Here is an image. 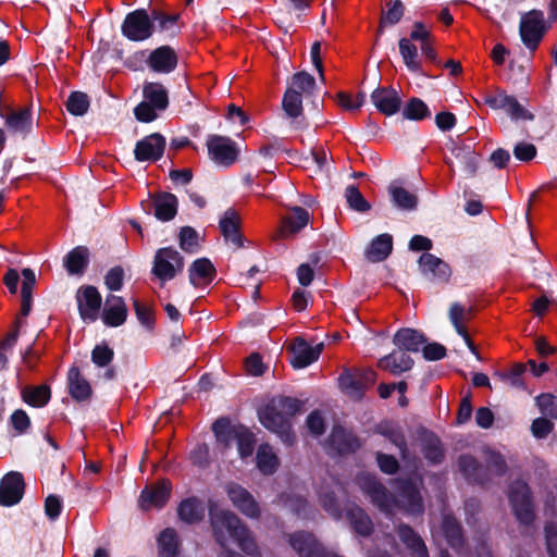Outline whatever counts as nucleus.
<instances>
[{
  "instance_id": "60",
  "label": "nucleus",
  "mask_w": 557,
  "mask_h": 557,
  "mask_svg": "<svg viewBox=\"0 0 557 557\" xmlns=\"http://www.w3.org/2000/svg\"><path fill=\"white\" fill-rule=\"evenodd\" d=\"M124 271L121 267H114L107 273L104 277L106 286L110 290H120L123 286Z\"/></svg>"
},
{
  "instance_id": "55",
  "label": "nucleus",
  "mask_w": 557,
  "mask_h": 557,
  "mask_svg": "<svg viewBox=\"0 0 557 557\" xmlns=\"http://www.w3.org/2000/svg\"><path fill=\"white\" fill-rule=\"evenodd\" d=\"M180 246L183 250L194 252L198 248V234L189 226L182 227L180 232Z\"/></svg>"
},
{
  "instance_id": "29",
  "label": "nucleus",
  "mask_w": 557,
  "mask_h": 557,
  "mask_svg": "<svg viewBox=\"0 0 557 557\" xmlns=\"http://www.w3.org/2000/svg\"><path fill=\"white\" fill-rule=\"evenodd\" d=\"M451 154L462 166V171L472 176L476 172L479 164V156L473 151L470 145L454 144Z\"/></svg>"
},
{
  "instance_id": "43",
  "label": "nucleus",
  "mask_w": 557,
  "mask_h": 557,
  "mask_svg": "<svg viewBox=\"0 0 557 557\" xmlns=\"http://www.w3.org/2000/svg\"><path fill=\"white\" fill-rule=\"evenodd\" d=\"M399 52L406 64V66L412 71L418 72L420 70V62L418 61V49L408 38L399 39Z\"/></svg>"
},
{
  "instance_id": "34",
  "label": "nucleus",
  "mask_w": 557,
  "mask_h": 557,
  "mask_svg": "<svg viewBox=\"0 0 557 557\" xmlns=\"http://www.w3.org/2000/svg\"><path fill=\"white\" fill-rule=\"evenodd\" d=\"M315 88V79L307 72L295 73L288 81L287 89L293 90L294 95L300 97L311 96Z\"/></svg>"
},
{
  "instance_id": "22",
  "label": "nucleus",
  "mask_w": 557,
  "mask_h": 557,
  "mask_svg": "<svg viewBox=\"0 0 557 557\" xmlns=\"http://www.w3.org/2000/svg\"><path fill=\"white\" fill-rule=\"evenodd\" d=\"M239 216L233 209H227L220 219V230L226 242L236 248L243 247V237L239 233Z\"/></svg>"
},
{
  "instance_id": "23",
  "label": "nucleus",
  "mask_w": 557,
  "mask_h": 557,
  "mask_svg": "<svg viewBox=\"0 0 557 557\" xmlns=\"http://www.w3.org/2000/svg\"><path fill=\"white\" fill-rule=\"evenodd\" d=\"M309 212L301 207H292L289 213L283 218L281 235L283 237L295 235L309 222Z\"/></svg>"
},
{
  "instance_id": "62",
  "label": "nucleus",
  "mask_w": 557,
  "mask_h": 557,
  "mask_svg": "<svg viewBox=\"0 0 557 557\" xmlns=\"http://www.w3.org/2000/svg\"><path fill=\"white\" fill-rule=\"evenodd\" d=\"M486 463L488 468L497 475H502L506 471V462L504 457L496 451L486 453Z\"/></svg>"
},
{
  "instance_id": "32",
  "label": "nucleus",
  "mask_w": 557,
  "mask_h": 557,
  "mask_svg": "<svg viewBox=\"0 0 557 557\" xmlns=\"http://www.w3.org/2000/svg\"><path fill=\"white\" fill-rule=\"evenodd\" d=\"M376 433L387 438L392 444H394L400 451V455L404 459L407 458V446L406 441L400 428L389 421H383L376 425Z\"/></svg>"
},
{
  "instance_id": "58",
  "label": "nucleus",
  "mask_w": 557,
  "mask_h": 557,
  "mask_svg": "<svg viewBox=\"0 0 557 557\" xmlns=\"http://www.w3.org/2000/svg\"><path fill=\"white\" fill-rule=\"evenodd\" d=\"M364 94L360 92L355 98L351 95L339 92L337 95L338 104L345 110H357L364 102Z\"/></svg>"
},
{
  "instance_id": "10",
  "label": "nucleus",
  "mask_w": 557,
  "mask_h": 557,
  "mask_svg": "<svg viewBox=\"0 0 557 557\" xmlns=\"http://www.w3.org/2000/svg\"><path fill=\"white\" fill-rule=\"evenodd\" d=\"M122 33L129 40L143 41L151 37L153 24L145 10H135L126 15Z\"/></svg>"
},
{
  "instance_id": "31",
  "label": "nucleus",
  "mask_w": 557,
  "mask_h": 557,
  "mask_svg": "<svg viewBox=\"0 0 557 557\" xmlns=\"http://www.w3.org/2000/svg\"><path fill=\"white\" fill-rule=\"evenodd\" d=\"M441 532L448 545L459 552L463 545V536L460 524L449 515H444L441 525Z\"/></svg>"
},
{
  "instance_id": "51",
  "label": "nucleus",
  "mask_w": 557,
  "mask_h": 557,
  "mask_svg": "<svg viewBox=\"0 0 557 557\" xmlns=\"http://www.w3.org/2000/svg\"><path fill=\"white\" fill-rule=\"evenodd\" d=\"M388 9L383 13L381 18L380 28L386 25L397 24L404 15V5L400 0L392 1L387 4Z\"/></svg>"
},
{
  "instance_id": "33",
  "label": "nucleus",
  "mask_w": 557,
  "mask_h": 557,
  "mask_svg": "<svg viewBox=\"0 0 557 557\" xmlns=\"http://www.w3.org/2000/svg\"><path fill=\"white\" fill-rule=\"evenodd\" d=\"M4 117L5 125L14 133H28L32 129L33 119L29 108L11 111Z\"/></svg>"
},
{
  "instance_id": "1",
  "label": "nucleus",
  "mask_w": 557,
  "mask_h": 557,
  "mask_svg": "<svg viewBox=\"0 0 557 557\" xmlns=\"http://www.w3.org/2000/svg\"><path fill=\"white\" fill-rule=\"evenodd\" d=\"M357 483L361 491L370 497L373 505L385 515H393L396 509H401L408 515L423 512V502L416 480L399 482L397 497L388 494L386 488L369 473L360 474L357 478Z\"/></svg>"
},
{
  "instance_id": "56",
  "label": "nucleus",
  "mask_w": 557,
  "mask_h": 557,
  "mask_svg": "<svg viewBox=\"0 0 557 557\" xmlns=\"http://www.w3.org/2000/svg\"><path fill=\"white\" fill-rule=\"evenodd\" d=\"M339 386L342 389L352 396H359L362 393V386L358 379L354 377L352 374L346 372L338 379Z\"/></svg>"
},
{
  "instance_id": "5",
  "label": "nucleus",
  "mask_w": 557,
  "mask_h": 557,
  "mask_svg": "<svg viewBox=\"0 0 557 557\" xmlns=\"http://www.w3.org/2000/svg\"><path fill=\"white\" fill-rule=\"evenodd\" d=\"M508 499L516 519L530 525L535 518L534 504L528 484L521 480L512 482L508 490Z\"/></svg>"
},
{
  "instance_id": "21",
  "label": "nucleus",
  "mask_w": 557,
  "mask_h": 557,
  "mask_svg": "<svg viewBox=\"0 0 557 557\" xmlns=\"http://www.w3.org/2000/svg\"><path fill=\"white\" fill-rule=\"evenodd\" d=\"M371 100L375 108L386 114L393 115L398 112L401 99L395 89L377 88L371 95Z\"/></svg>"
},
{
  "instance_id": "6",
  "label": "nucleus",
  "mask_w": 557,
  "mask_h": 557,
  "mask_svg": "<svg viewBox=\"0 0 557 557\" xmlns=\"http://www.w3.org/2000/svg\"><path fill=\"white\" fill-rule=\"evenodd\" d=\"M183 269L184 259L176 249L164 247L157 250L151 273L161 282V285L175 278Z\"/></svg>"
},
{
  "instance_id": "42",
  "label": "nucleus",
  "mask_w": 557,
  "mask_h": 557,
  "mask_svg": "<svg viewBox=\"0 0 557 557\" xmlns=\"http://www.w3.org/2000/svg\"><path fill=\"white\" fill-rule=\"evenodd\" d=\"M393 202L403 210H413L417 207V197L404 187L392 184L388 188Z\"/></svg>"
},
{
  "instance_id": "36",
  "label": "nucleus",
  "mask_w": 557,
  "mask_h": 557,
  "mask_svg": "<svg viewBox=\"0 0 557 557\" xmlns=\"http://www.w3.org/2000/svg\"><path fill=\"white\" fill-rule=\"evenodd\" d=\"M257 468L264 475L273 474L278 467V458L269 444H261L257 450Z\"/></svg>"
},
{
  "instance_id": "57",
  "label": "nucleus",
  "mask_w": 557,
  "mask_h": 557,
  "mask_svg": "<svg viewBox=\"0 0 557 557\" xmlns=\"http://www.w3.org/2000/svg\"><path fill=\"white\" fill-rule=\"evenodd\" d=\"M91 359L98 367L108 366L113 359V350L104 345H97L91 352Z\"/></svg>"
},
{
  "instance_id": "7",
  "label": "nucleus",
  "mask_w": 557,
  "mask_h": 557,
  "mask_svg": "<svg viewBox=\"0 0 557 557\" xmlns=\"http://www.w3.org/2000/svg\"><path fill=\"white\" fill-rule=\"evenodd\" d=\"M550 24L546 23L544 13L540 10H531L521 15L519 34L522 42L530 50H535L549 28Z\"/></svg>"
},
{
  "instance_id": "52",
  "label": "nucleus",
  "mask_w": 557,
  "mask_h": 557,
  "mask_svg": "<svg viewBox=\"0 0 557 557\" xmlns=\"http://www.w3.org/2000/svg\"><path fill=\"white\" fill-rule=\"evenodd\" d=\"M535 403L544 416L557 419V396L541 394L535 398Z\"/></svg>"
},
{
  "instance_id": "44",
  "label": "nucleus",
  "mask_w": 557,
  "mask_h": 557,
  "mask_svg": "<svg viewBox=\"0 0 557 557\" xmlns=\"http://www.w3.org/2000/svg\"><path fill=\"white\" fill-rule=\"evenodd\" d=\"M422 451L424 457L433 463H438L443 459L441 442L433 434H428L424 436Z\"/></svg>"
},
{
  "instance_id": "26",
  "label": "nucleus",
  "mask_w": 557,
  "mask_h": 557,
  "mask_svg": "<svg viewBox=\"0 0 557 557\" xmlns=\"http://www.w3.org/2000/svg\"><path fill=\"white\" fill-rule=\"evenodd\" d=\"M189 281L194 286L209 284L215 276V268L207 258H200L193 262L189 270Z\"/></svg>"
},
{
  "instance_id": "24",
  "label": "nucleus",
  "mask_w": 557,
  "mask_h": 557,
  "mask_svg": "<svg viewBox=\"0 0 557 557\" xmlns=\"http://www.w3.org/2000/svg\"><path fill=\"white\" fill-rule=\"evenodd\" d=\"M393 250L392 235L384 233L371 240L364 251L366 259L370 262H381L385 260Z\"/></svg>"
},
{
  "instance_id": "64",
  "label": "nucleus",
  "mask_w": 557,
  "mask_h": 557,
  "mask_svg": "<svg viewBox=\"0 0 557 557\" xmlns=\"http://www.w3.org/2000/svg\"><path fill=\"white\" fill-rule=\"evenodd\" d=\"M536 154V148L532 144L519 143L515 146L513 156L520 161H530Z\"/></svg>"
},
{
  "instance_id": "59",
  "label": "nucleus",
  "mask_w": 557,
  "mask_h": 557,
  "mask_svg": "<svg viewBox=\"0 0 557 557\" xmlns=\"http://www.w3.org/2000/svg\"><path fill=\"white\" fill-rule=\"evenodd\" d=\"M133 304L138 321L147 329H152L154 320L151 309L148 306L140 304L137 299H134Z\"/></svg>"
},
{
  "instance_id": "27",
  "label": "nucleus",
  "mask_w": 557,
  "mask_h": 557,
  "mask_svg": "<svg viewBox=\"0 0 557 557\" xmlns=\"http://www.w3.org/2000/svg\"><path fill=\"white\" fill-rule=\"evenodd\" d=\"M377 366L393 374H400L412 368L413 360L406 352L394 350L389 355L381 358Z\"/></svg>"
},
{
  "instance_id": "45",
  "label": "nucleus",
  "mask_w": 557,
  "mask_h": 557,
  "mask_svg": "<svg viewBox=\"0 0 557 557\" xmlns=\"http://www.w3.org/2000/svg\"><path fill=\"white\" fill-rule=\"evenodd\" d=\"M23 399L34 407H42L50 399V389L46 385L26 388L23 392Z\"/></svg>"
},
{
  "instance_id": "11",
  "label": "nucleus",
  "mask_w": 557,
  "mask_h": 557,
  "mask_svg": "<svg viewBox=\"0 0 557 557\" xmlns=\"http://www.w3.org/2000/svg\"><path fill=\"white\" fill-rule=\"evenodd\" d=\"M485 103L493 110H504L513 121H531L532 113L524 109L519 101L503 90H497L495 95L487 96Z\"/></svg>"
},
{
  "instance_id": "50",
  "label": "nucleus",
  "mask_w": 557,
  "mask_h": 557,
  "mask_svg": "<svg viewBox=\"0 0 557 557\" xmlns=\"http://www.w3.org/2000/svg\"><path fill=\"white\" fill-rule=\"evenodd\" d=\"M403 115L408 120H423L430 115L428 106L419 98H412L403 111Z\"/></svg>"
},
{
  "instance_id": "39",
  "label": "nucleus",
  "mask_w": 557,
  "mask_h": 557,
  "mask_svg": "<svg viewBox=\"0 0 557 557\" xmlns=\"http://www.w3.org/2000/svg\"><path fill=\"white\" fill-rule=\"evenodd\" d=\"M330 442L341 454L354 451L360 446L359 441L342 428L333 429L330 435Z\"/></svg>"
},
{
  "instance_id": "49",
  "label": "nucleus",
  "mask_w": 557,
  "mask_h": 557,
  "mask_svg": "<svg viewBox=\"0 0 557 557\" xmlns=\"http://www.w3.org/2000/svg\"><path fill=\"white\" fill-rule=\"evenodd\" d=\"M345 197L349 208L358 212H367L370 210V203L364 199L359 189L355 185H349L345 190Z\"/></svg>"
},
{
  "instance_id": "12",
  "label": "nucleus",
  "mask_w": 557,
  "mask_h": 557,
  "mask_svg": "<svg viewBox=\"0 0 557 557\" xmlns=\"http://www.w3.org/2000/svg\"><path fill=\"white\" fill-rule=\"evenodd\" d=\"M418 263L421 274L428 281L447 282L450 277L451 271L449 265L432 253H422Z\"/></svg>"
},
{
  "instance_id": "8",
  "label": "nucleus",
  "mask_w": 557,
  "mask_h": 557,
  "mask_svg": "<svg viewBox=\"0 0 557 557\" xmlns=\"http://www.w3.org/2000/svg\"><path fill=\"white\" fill-rule=\"evenodd\" d=\"M224 492L235 509L249 519H259L262 513L261 506L256 497L243 485L227 482Z\"/></svg>"
},
{
  "instance_id": "53",
  "label": "nucleus",
  "mask_w": 557,
  "mask_h": 557,
  "mask_svg": "<svg viewBox=\"0 0 557 557\" xmlns=\"http://www.w3.org/2000/svg\"><path fill=\"white\" fill-rule=\"evenodd\" d=\"M459 470L463 473V475L473 481H479V463L478 461L470 455H462L458 459Z\"/></svg>"
},
{
  "instance_id": "37",
  "label": "nucleus",
  "mask_w": 557,
  "mask_h": 557,
  "mask_svg": "<svg viewBox=\"0 0 557 557\" xmlns=\"http://www.w3.org/2000/svg\"><path fill=\"white\" fill-rule=\"evenodd\" d=\"M69 391L73 398L76 400H85L91 394L89 383L81 376L77 368H71L67 374Z\"/></svg>"
},
{
  "instance_id": "47",
  "label": "nucleus",
  "mask_w": 557,
  "mask_h": 557,
  "mask_svg": "<svg viewBox=\"0 0 557 557\" xmlns=\"http://www.w3.org/2000/svg\"><path fill=\"white\" fill-rule=\"evenodd\" d=\"M282 108L288 117L296 119L302 114V99L286 90L282 100Z\"/></svg>"
},
{
  "instance_id": "4",
  "label": "nucleus",
  "mask_w": 557,
  "mask_h": 557,
  "mask_svg": "<svg viewBox=\"0 0 557 557\" xmlns=\"http://www.w3.org/2000/svg\"><path fill=\"white\" fill-rule=\"evenodd\" d=\"M212 431L216 441L225 446H228L231 441H235L242 459L252 455L255 436L249 430L243 426H232L226 419H219L213 423Z\"/></svg>"
},
{
  "instance_id": "9",
  "label": "nucleus",
  "mask_w": 557,
  "mask_h": 557,
  "mask_svg": "<svg viewBox=\"0 0 557 557\" xmlns=\"http://www.w3.org/2000/svg\"><path fill=\"white\" fill-rule=\"evenodd\" d=\"M207 147L211 160L218 165L230 166L238 158V148L230 137L211 135L207 139Z\"/></svg>"
},
{
  "instance_id": "19",
  "label": "nucleus",
  "mask_w": 557,
  "mask_h": 557,
  "mask_svg": "<svg viewBox=\"0 0 557 557\" xmlns=\"http://www.w3.org/2000/svg\"><path fill=\"white\" fill-rule=\"evenodd\" d=\"M448 317H449V321L453 324L454 329L456 330L458 335H460L463 338V341H465L466 345L468 346V348L470 349V351L478 359H480V355H479L474 344L470 339V337L467 333L466 326H465V323L468 320H470V318H471V310L465 308L463 306H461L458 302H454L449 308Z\"/></svg>"
},
{
  "instance_id": "16",
  "label": "nucleus",
  "mask_w": 557,
  "mask_h": 557,
  "mask_svg": "<svg viewBox=\"0 0 557 557\" xmlns=\"http://www.w3.org/2000/svg\"><path fill=\"white\" fill-rule=\"evenodd\" d=\"M24 479L20 472H9L0 484V504L2 506H13L23 497Z\"/></svg>"
},
{
  "instance_id": "41",
  "label": "nucleus",
  "mask_w": 557,
  "mask_h": 557,
  "mask_svg": "<svg viewBox=\"0 0 557 557\" xmlns=\"http://www.w3.org/2000/svg\"><path fill=\"white\" fill-rule=\"evenodd\" d=\"M203 515L205 509L201 503L196 498H187L183 500L178 507L180 518L187 523L200 521Z\"/></svg>"
},
{
  "instance_id": "63",
  "label": "nucleus",
  "mask_w": 557,
  "mask_h": 557,
  "mask_svg": "<svg viewBox=\"0 0 557 557\" xmlns=\"http://www.w3.org/2000/svg\"><path fill=\"white\" fill-rule=\"evenodd\" d=\"M553 430V423L545 418H537L532 422V434L537 438L546 437Z\"/></svg>"
},
{
  "instance_id": "48",
  "label": "nucleus",
  "mask_w": 557,
  "mask_h": 557,
  "mask_svg": "<svg viewBox=\"0 0 557 557\" xmlns=\"http://www.w3.org/2000/svg\"><path fill=\"white\" fill-rule=\"evenodd\" d=\"M319 499L323 509L333 518L339 519L342 517V510L335 497L334 488L321 490L319 494Z\"/></svg>"
},
{
  "instance_id": "30",
  "label": "nucleus",
  "mask_w": 557,
  "mask_h": 557,
  "mask_svg": "<svg viewBox=\"0 0 557 557\" xmlns=\"http://www.w3.org/2000/svg\"><path fill=\"white\" fill-rule=\"evenodd\" d=\"M157 550L159 557H176L178 555L180 540L174 529L166 528L159 534Z\"/></svg>"
},
{
  "instance_id": "2",
  "label": "nucleus",
  "mask_w": 557,
  "mask_h": 557,
  "mask_svg": "<svg viewBox=\"0 0 557 557\" xmlns=\"http://www.w3.org/2000/svg\"><path fill=\"white\" fill-rule=\"evenodd\" d=\"M302 410V403L296 398L277 397L259 411L261 424L275 433L283 443L292 445L295 435L292 432V419Z\"/></svg>"
},
{
  "instance_id": "14",
  "label": "nucleus",
  "mask_w": 557,
  "mask_h": 557,
  "mask_svg": "<svg viewBox=\"0 0 557 557\" xmlns=\"http://www.w3.org/2000/svg\"><path fill=\"white\" fill-rule=\"evenodd\" d=\"M76 299L82 319L88 322L96 321L101 307V296L97 288L94 286L79 288Z\"/></svg>"
},
{
  "instance_id": "40",
  "label": "nucleus",
  "mask_w": 557,
  "mask_h": 557,
  "mask_svg": "<svg viewBox=\"0 0 557 557\" xmlns=\"http://www.w3.org/2000/svg\"><path fill=\"white\" fill-rule=\"evenodd\" d=\"M88 262V250L78 246L71 250L64 258V267L70 274H78L84 271Z\"/></svg>"
},
{
  "instance_id": "28",
  "label": "nucleus",
  "mask_w": 557,
  "mask_h": 557,
  "mask_svg": "<svg viewBox=\"0 0 557 557\" xmlns=\"http://www.w3.org/2000/svg\"><path fill=\"white\" fill-rule=\"evenodd\" d=\"M393 343L399 348L400 351L407 350L417 352L425 343V337L422 333L413 329H400L394 335Z\"/></svg>"
},
{
  "instance_id": "46",
  "label": "nucleus",
  "mask_w": 557,
  "mask_h": 557,
  "mask_svg": "<svg viewBox=\"0 0 557 557\" xmlns=\"http://www.w3.org/2000/svg\"><path fill=\"white\" fill-rule=\"evenodd\" d=\"M89 108V98L86 94L81 91L72 92L66 101L67 111L76 116L84 115Z\"/></svg>"
},
{
  "instance_id": "3",
  "label": "nucleus",
  "mask_w": 557,
  "mask_h": 557,
  "mask_svg": "<svg viewBox=\"0 0 557 557\" xmlns=\"http://www.w3.org/2000/svg\"><path fill=\"white\" fill-rule=\"evenodd\" d=\"M144 100L134 109V114L139 122L154 121L159 112L169 107V96L165 87L160 83H146L143 88Z\"/></svg>"
},
{
  "instance_id": "17",
  "label": "nucleus",
  "mask_w": 557,
  "mask_h": 557,
  "mask_svg": "<svg viewBox=\"0 0 557 557\" xmlns=\"http://www.w3.org/2000/svg\"><path fill=\"white\" fill-rule=\"evenodd\" d=\"M165 139L160 134H151L139 140L134 149L135 159L139 162L157 161L164 151Z\"/></svg>"
},
{
  "instance_id": "13",
  "label": "nucleus",
  "mask_w": 557,
  "mask_h": 557,
  "mask_svg": "<svg viewBox=\"0 0 557 557\" xmlns=\"http://www.w3.org/2000/svg\"><path fill=\"white\" fill-rule=\"evenodd\" d=\"M171 484L169 481H161L146 486L139 496L138 505L143 510L163 507L170 498Z\"/></svg>"
},
{
  "instance_id": "15",
  "label": "nucleus",
  "mask_w": 557,
  "mask_h": 557,
  "mask_svg": "<svg viewBox=\"0 0 557 557\" xmlns=\"http://www.w3.org/2000/svg\"><path fill=\"white\" fill-rule=\"evenodd\" d=\"M322 349V343L311 346L305 339L296 338L290 348V363L295 369H304L319 359Z\"/></svg>"
},
{
  "instance_id": "38",
  "label": "nucleus",
  "mask_w": 557,
  "mask_h": 557,
  "mask_svg": "<svg viewBox=\"0 0 557 557\" xmlns=\"http://www.w3.org/2000/svg\"><path fill=\"white\" fill-rule=\"evenodd\" d=\"M346 516L358 534L367 536L371 533L372 522L363 509L358 506L347 507Z\"/></svg>"
},
{
  "instance_id": "35",
  "label": "nucleus",
  "mask_w": 557,
  "mask_h": 557,
  "mask_svg": "<svg viewBox=\"0 0 557 557\" xmlns=\"http://www.w3.org/2000/svg\"><path fill=\"white\" fill-rule=\"evenodd\" d=\"M154 216L160 221L172 220L177 211V199L172 194H162L154 198Z\"/></svg>"
},
{
  "instance_id": "18",
  "label": "nucleus",
  "mask_w": 557,
  "mask_h": 557,
  "mask_svg": "<svg viewBox=\"0 0 557 557\" xmlns=\"http://www.w3.org/2000/svg\"><path fill=\"white\" fill-rule=\"evenodd\" d=\"M127 307L124 299L120 296L109 295L106 298L102 310V321L107 326L116 327L127 319Z\"/></svg>"
},
{
  "instance_id": "54",
  "label": "nucleus",
  "mask_w": 557,
  "mask_h": 557,
  "mask_svg": "<svg viewBox=\"0 0 557 557\" xmlns=\"http://www.w3.org/2000/svg\"><path fill=\"white\" fill-rule=\"evenodd\" d=\"M282 503L298 517L309 518V506L306 499L300 496H282Z\"/></svg>"
},
{
  "instance_id": "61",
  "label": "nucleus",
  "mask_w": 557,
  "mask_h": 557,
  "mask_svg": "<svg viewBox=\"0 0 557 557\" xmlns=\"http://www.w3.org/2000/svg\"><path fill=\"white\" fill-rule=\"evenodd\" d=\"M544 531L547 552L550 557H557V523H547Z\"/></svg>"
},
{
  "instance_id": "20",
  "label": "nucleus",
  "mask_w": 557,
  "mask_h": 557,
  "mask_svg": "<svg viewBox=\"0 0 557 557\" xmlns=\"http://www.w3.org/2000/svg\"><path fill=\"white\" fill-rule=\"evenodd\" d=\"M147 62L152 71L168 74L176 67L177 55L171 47L162 46L151 51Z\"/></svg>"
},
{
  "instance_id": "25",
  "label": "nucleus",
  "mask_w": 557,
  "mask_h": 557,
  "mask_svg": "<svg viewBox=\"0 0 557 557\" xmlns=\"http://www.w3.org/2000/svg\"><path fill=\"white\" fill-rule=\"evenodd\" d=\"M399 540L411 552L412 557H429L426 546L421 536L407 524L397 528Z\"/></svg>"
}]
</instances>
